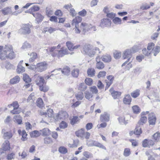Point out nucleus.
I'll return each instance as SVG.
<instances>
[{"label": "nucleus", "instance_id": "c9c22d12", "mask_svg": "<svg viewBox=\"0 0 160 160\" xmlns=\"http://www.w3.org/2000/svg\"><path fill=\"white\" fill-rule=\"evenodd\" d=\"M147 118L146 117L141 116L138 124L139 125H143L147 122Z\"/></svg>", "mask_w": 160, "mask_h": 160}, {"label": "nucleus", "instance_id": "ddd939ff", "mask_svg": "<svg viewBox=\"0 0 160 160\" xmlns=\"http://www.w3.org/2000/svg\"><path fill=\"white\" fill-rule=\"evenodd\" d=\"M53 111L52 109H49L47 110V112H41L40 114L42 115L45 116L46 117H48V118H53L54 115L53 114Z\"/></svg>", "mask_w": 160, "mask_h": 160}, {"label": "nucleus", "instance_id": "603ef678", "mask_svg": "<svg viewBox=\"0 0 160 160\" xmlns=\"http://www.w3.org/2000/svg\"><path fill=\"white\" fill-rule=\"evenodd\" d=\"M31 48V45L28 42H25L23 43L21 48L22 49H29Z\"/></svg>", "mask_w": 160, "mask_h": 160}, {"label": "nucleus", "instance_id": "aec40b11", "mask_svg": "<svg viewBox=\"0 0 160 160\" xmlns=\"http://www.w3.org/2000/svg\"><path fill=\"white\" fill-rule=\"evenodd\" d=\"M132 98L129 94L125 95L123 100V102L124 104L127 105L130 104L132 101Z\"/></svg>", "mask_w": 160, "mask_h": 160}, {"label": "nucleus", "instance_id": "49530a36", "mask_svg": "<svg viewBox=\"0 0 160 160\" xmlns=\"http://www.w3.org/2000/svg\"><path fill=\"white\" fill-rule=\"evenodd\" d=\"M23 79L25 82L27 83L30 82L31 81V78L28 74L26 73L23 74Z\"/></svg>", "mask_w": 160, "mask_h": 160}, {"label": "nucleus", "instance_id": "c85d7f7f", "mask_svg": "<svg viewBox=\"0 0 160 160\" xmlns=\"http://www.w3.org/2000/svg\"><path fill=\"white\" fill-rule=\"evenodd\" d=\"M133 112L135 114H138L141 112V109L138 106L135 105L132 107Z\"/></svg>", "mask_w": 160, "mask_h": 160}, {"label": "nucleus", "instance_id": "e433bc0d", "mask_svg": "<svg viewBox=\"0 0 160 160\" xmlns=\"http://www.w3.org/2000/svg\"><path fill=\"white\" fill-rule=\"evenodd\" d=\"M85 131L84 129H81L76 132V134L78 137L83 138V135Z\"/></svg>", "mask_w": 160, "mask_h": 160}, {"label": "nucleus", "instance_id": "0eeeda50", "mask_svg": "<svg viewBox=\"0 0 160 160\" xmlns=\"http://www.w3.org/2000/svg\"><path fill=\"white\" fill-rule=\"evenodd\" d=\"M87 144L89 147L95 146L101 148L104 150H106V148L102 144L95 141H87Z\"/></svg>", "mask_w": 160, "mask_h": 160}, {"label": "nucleus", "instance_id": "bf43d9fd", "mask_svg": "<svg viewBox=\"0 0 160 160\" xmlns=\"http://www.w3.org/2000/svg\"><path fill=\"white\" fill-rule=\"evenodd\" d=\"M96 68L99 69H102L104 67V65L102 62H97Z\"/></svg>", "mask_w": 160, "mask_h": 160}, {"label": "nucleus", "instance_id": "58836bf2", "mask_svg": "<svg viewBox=\"0 0 160 160\" xmlns=\"http://www.w3.org/2000/svg\"><path fill=\"white\" fill-rule=\"evenodd\" d=\"M2 12L4 15H7L12 12L11 8L7 7L2 10Z\"/></svg>", "mask_w": 160, "mask_h": 160}, {"label": "nucleus", "instance_id": "de8ad7c7", "mask_svg": "<svg viewBox=\"0 0 160 160\" xmlns=\"http://www.w3.org/2000/svg\"><path fill=\"white\" fill-rule=\"evenodd\" d=\"M17 71L18 73H22L25 71V68L22 65H18Z\"/></svg>", "mask_w": 160, "mask_h": 160}, {"label": "nucleus", "instance_id": "1a4fd4ad", "mask_svg": "<svg viewBox=\"0 0 160 160\" xmlns=\"http://www.w3.org/2000/svg\"><path fill=\"white\" fill-rule=\"evenodd\" d=\"M111 21L107 18H103L101 20L100 26L102 28L110 27L111 25Z\"/></svg>", "mask_w": 160, "mask_h": 160}, {"label": "nucleus", "instance_id": "7ed1b4c3", "mask_svg": "<svg viewBox=\"0 0 160 160\" xmlns=\"http://www.w3.org/2000/svg\"><path fill=\"white\" fill-rule=\"evenodd\" d=\"M5 49H7L6 51L2 56H0L1 58L2 59V60L7 58L12 59L15 57V54L13 51V47L12 45H8Z\"/></svg>", "mask_w": 160, "mask_h": 160}, {"label": "nucleus", "instance_id": "6e6d98bb", "mask_svg": "<svg viewBox=\"0 0 160 160\" xmlns=\"http://www.w3.org/2000/svg\"><path fill=\"white\" fill-rule=\"evenodd\" d=\"M78 88L80 90L84 91L87 88V87L84 83H81L79 84Z\"/></svg>", "mask_w": 160, "mask_h": 160}, {"label": "nucleus", "instance_id": "09e8293b", "mask_svg": "<svg viewBox=\"0 0 160 160\" xmlns=\"http://www.w3.org/2000/svg\"><path fill=\"white\" fill-rule=\"evenodd\" d=\"M35 100V94L33 92L29 96L27 100L28 102H32Z\"/></svg>", "mask_w": 160, "mask_h": 160}, {"label": "nucleus", "instance_id": "69168bd1", "mask_svg": "<svg viewBox=\"0 0 160 160\" xmlns=\"http://www.w3.org/2000/svg\"><path fill=\"white\" fill-rule=\"evenodd\" d=\"M68 124L66 122L62 121L59 124V127L61 128L64 129L68 127Z\"/></svg>", "mask_w": 160, "mask_h": 160}, {"label": "nucleus", "instance_id": "9d476101", "mask_svg": "<svg viewBox=\"0 0 160 160\" xmlns=\"http://www.w3.org/2000/svg\"><path fill=\"white\" fill-rule=\"evenodd\" d=\"M90 25V24L83 22L81 23L80 28L83 32L85 33L89 31Z\"/></svg>", "mask_w": 160, "mask_h": 160}, {"label": "nucleus", "instance_id": "f3484780", "mask_svg": "<svg viewBox=\"0 0 160 160\" xmlns=\"http://www.w3.org/2000/svg\"><path fill=\"white\" fill-rule=\"evenodd\" d=\"M40 9V8L38 6L34 5L31 7L26 12L29 13L33 15V14H35L33 12L38 11Z\"/></svg>", "mask_w": 160, "mask_h": 160}, {"label": "nucleus", "instance_id": "f03ea898", "mask_svg": "<svg viewBox=\"0 0 160 160\" xmlns=\"http://www.w3.org/2000/svg\"><path fill=\"white\" fill-rule=\"evenodd\" d=\"M56 47H53L49 49V51L52 52V55L53 57H62L69 53L68 49L64 47H62L60 50H57L56 49Z\"/></svg>", "mask_w": 160, "mask_h": 160}, {"label": "nucleus", "instance_id": "c03bdc74", "mask_svg": "<svg viewBox=\"0 0 160 160\" xmlns=\"http://www.w3.org/2000/svg\"><path fill=\"white\" fill-rule=\"evenodd\" d=\"M83 156L87 158H92L93 155L92 153L88 151H84L83 153Z\"/></svg>", "mask_w": 160, "mask_h": 160}, {"label": "nucleus", "instance_id": "13d9d810", "mask_svg": "<svg viewBox=\"0 0 160 160\" xmlns=\"http://www.w3.org/2000/svg\"><path fill=\"white\" fill-rule=\"evenodd\" d=\"M106 72L104 71H100L97 75V77L99 78H103L106 75Z\"/></svg>", "mask_w": 160, "mask_h": 160}, {"label": "nucleus", "instance_id": "864d4df0", "mask_svg": "<svg viewBox=\"0 0 160 160\" xmlns=\"http://www.w3.org/2000/svg\"><path fill=\"white\" fill-rule=\"evenodd\" d=\"M19 105L17 101H14L12 104L8 105V107L9 108H10L11 107H13V108H19Z\"/></svg>", "mask_w": 160, "mask_h": 160}, {"label": "nucleus", "instance_id": "a18cd8bd", "mask_svg": "<svg viewBox=\"0 0 160 160\" xmlns=\"http://www.w3.org/2000/svg\"><path fill=\"white\" fill-rule=\"evenodd\" d=\"M30 56L32 57L29 59L30 62H33L37 58V54L35 52L32 53L30 54Z\"/></svg>", "mask_w": 160, "mask_h": 160}, {"label": "nucleus", "instance_id": "79ce46f5", "mask_svg": "<svg viewBox=\"0 0 160 160\" xmlns=\"http://www.w3.org/2000/svg\"><path fill=\"white\" fill-rule=\"evenodd\" d=\"M75 97L78 100H82L84 97L83 93L82 92H79L75 94Z\"/></svg>", "mask_w": 160, "mask_h": 160}, {"label": "nucleus", "instance_id": "393cba45", "mask_svg": "<svg viewBox=\"0 0 160 160\" xmlns=\"http://www.w3.org/2000/svg\"><path fill=\"white\" fill-rule=\"evenodd\" d=\"M55 71H59L60 72H62L63 74L65 75H68L70 73V69L69 68L66 67L63 68L62 70H61V69L59 68L55 70Z\"/></svg>", "mask_w": 160, "mask_h": 160}, {"label": "nucleus", "instance_id": "7c9ffc66", "mask_svg": "<svg viewBox=\"0 0 160 160\" xmlns=\"http://www.w3.org/2000/svg\"><path fill=\"white\" fill-rule=\"evenodd\" d=\"M142 133L141 127L137 125L134 131V134L137 135H139Z\"/></svg>", "mask_w": 160, "mask_h": 160}, {"label": "nucleus", "instance_id": "9b49d317", "mask_svg": "<svg viewBox=\"0 0 160 160\" xmlns=\"http://www.w3.org/2000/svg\"><path fill=\"white\" fill-rule=\"evenodd\" d=\"M154 144V142L151 139H145L142 142V146L144 147H148L152 146Z\"/></svg>", "mask_w": 160, "mask_h": 160}, {"label": "nucleus", "instance_id": "0e129e2a", "mask_svg": "<svg viewBox=\"0 0 160 160\" xmlns=\"http://www.w3.org/2000/svg\"><path fill=\"white\" fill-rule=\"evenodd\" d=\"M84 94L85 98L88 100L91 98L93 96L92 94L90 93L88 91H86L85 92Z\"/></svg>", "mask_w": 160, "mask_h": 160}, {"label": "nucleus", "instance_id": "6ab92c4d", "mask_svg": "<svg viewBox=\"0 0 160 160\" xmlns=\"http://www.w3.org/2000/svg\"><path fill=\"white\" fill-rule=\"evenodd\" d=\"M22 117L19 115H14L13 118V121L19 125L22 123Z\"/></svg>", "mask_w": 160, "mask_h": 160}, {"label": "nucleus", "instance_id": "8fccbe9b", "mask_svg": "<svg viewBox=\"0 0 160 160\" xmlns=\"http://www.w3.org/2000/svg\"><path fill=\"white\" fill-rule=\"evenodd\" d=\"M80 119H79L78 117L77 116H74L70 120V123L72 125H74L77 122L79 121Z\"/></svg>", "mask_w": 160, "mask_h": 160}, {"label": "nucleus", "instance_id": "052dcab7", "mask_svg": "<svg viewBox=\"0 0 160 160\" xmlns=\"http://www.w3.org/2000/svg\"><path fill=\"white\" fill-rule=\"evenodd\" d=\"M53 11V10L50 8H46V14L49 17H50L51 15H52Z\"/></svg>", "mask_w": 160, "mask_h": 160}, {"label": "nucleus", "instance_id": "a19ab883", "mask_svg": "<svg viewBox=\"0 0 160 160\" xmlns=\"http://www.w3.org/2000/svg\"><path fill=\"white\" fill-rule=\"evenodd\" d=\"M72 102L71 101V107L72 108H74L78 106L81 103V102L77 101L75 102L74 99H73L72 100Z\"/></svg>", "mask_w": 160, "mask_h": 160}, {"label": "nucleus", "instance_id": "37998d69", "mask_svg": "<svg viewBox=\"0 0 160 160\" xmlns=\"http://www.w3.org/2000/svg\"><path fill=\"white\" fill-rule=\"evenodd\" d=\"M66 45L68 49L71 51L73 50L74 45L71 42H67L66 43Z\"/></svg>", "mask_w": 160, "mask_h": 160}, {"label": "nucleus", "instance_id": "2eb2a0df", "mask_svg": "<svg viewBox=\"0 0 160 160\" xmlns=\"http://www.w3.org/2000/svg\"><path fill=\"white\" fill-rule=\"evenodd\" d=\"M2 133L3 135V137L4 139H10L12 137V134L11 131L8 132H5V129H3L2 131Z\"/></svg>", "mask_w": 160, "mask_h": 160}, {"label": "nucleus", "instance_id": "cd10ccee", "mask_svg": "<svg viewBox=\"0 0 160 160\" xmlns=\"http://www.w3.org/2000/svg\"><path fill=\"white\" fill-rule=\"evenodd\" d=\"M102 60L106 62H110L112 59L111 56L108 54H106L103 55L102 57Z\"/></svg>", "mask_w": 160, "mask_h": 160}, {"label": "nucleus", "instance_id": "5701e85b", "mask_svg": "<svg viewBox=\"0 0 160 160\" xmlns=\"http://www.w3.org/2000/svg\"><path fill=\"white\" fill-rule=\"evenodd\" d=\"M36 84L39 87L42 86L45 83V81L43 78L40 76H38L36 81Z\"/></svg>", "mask_w": 160, "mask_h": 160}, {"label": "nucleus", "instance_id": "680f3d73", "mask_svg": "<svg viewBox=\"0 0 160 160\" xmlns=\"http://www.w3.org/2000/svg\"><path fill=\"white\" fill-rule=\"evenodd\" d=\"M122 53L120 52L116 51L113 53L114 58L116 59L119 58L121 56Z\"/></svg>", "mask_w": 160, "mask_h": 160}, {"label": "nucleus", "instance_id": "dca6fc26", "mask_svg": "<svg viewBox=\"0 0 160 160\" xmlns=\"http://www.w3.org/2000/svg\"><path fill=\"white\" fill-rule=\"evenodd\" d=\"M18 132L20 135L22 136V137L21 139L22 141H24L27 140V134L25 130H23L22 131L21 130L19 129L18 130Z\"/></svg>", "mask_w": 160, "mask_h": 160}, {"label": "nucleus", "instance_id": "b1692460", "mask_svg": "<svg viewBox=\"0 0 160 160\" xmlns=\"http://www.w3.org/2000/svg\"><path fill=\"white\" fill-rule=\"evenodd\" d=\"M82 20V18L79 16L76 17L73 19L72 22V25L77 26H78V24Z\"/></svg>", "mask_w": 160, "mask_h": 160}, {"label": "nucleus", "instance_id": "e2e57ef3", "mask_svg": "<svg viewBox=\"0 0 160 160\" xmlns=\"http://www.w3.org/2000/svg\"><path fill=\"white\" fill-rule=\"evenodd\" d=\"M79 72L78 69H74L72 72V75L73 77L77 78L78 76Z\"/></svg>", "mask_w": 160, "mask_h": 160}, {"label": "nucleus", "instance_id": "6e6552de", "mask_svg": "<svg viewBox=\"0 0 160 160\" xmlns=\"http://www.w3.org/2000/svg\"><path fill=\"white\" fill-rule=\"evenodd\" d=\"M36 66L37 70L38 72H42L47 69L48 64L45 62H43L37 63Z\"/></svg>", "mask_w": 160, "mask_h": 160}, {"label": "nucleus", "instance_id": "4468645a", "mask_svg": "<svg viewBox=\"0 0 160 160\" xmlns=\"http://www.w3.org/2000/svg\"><path fill=\"white\" fill-rule=\"evenodd\" d=\"M109 92L114 99H116L119 98L121 94V92L115 91L114 90L113 88H111L110 89Z\"/></svg>", "mask_w": 160, "mask_h": 160}, {"label": "nucleus", "instance_id": "c756f323", "mask_svg": "<svg viewBox=\"0 0 160 160\" xmlns=\"http://www.w3.org/2000/svg\"><path fill=\"white\" fill-rule=\"evenodd\" d=\"M40 131L42 133V135L44 136H48L51 134L50 131L48 128H44L43 129L41 130Z\"/></svg>", "mask_w": 160, "mask_h": 160}, {"label": "nucleus", "instance_id": "a878e982", "mask_svg": "<svg viewBox=\"0 0 160 160\" xmlns=\"http://www.w3.org/2000/svg\"><path fill=\"white\" fill-rule=\"evenodd\" d=\"M33 16L36 18V20L38 22H41L44 18V17L40 13L37 12L35 14H33Z\"/></svg>", "mask_w": 160, "mask_h": 160}, {"label": "nucleus", "instance_id": "f704fd0d", "mask_svg": "<svg viewBox=\"0 0 160 160\" xmlns=\"http://www.w3.org/2000/svg\"><path fill=\"white\" fill-rule=\"evenodd\" d=\"M41 135V133L37 130L34 131L30 133V135L32 138H36Z\"/></svg>", "mask_w": 160, "mask_h": 160}, {"label": "nucleus", "instance_id": "f8f14e48", "mask_svg": "<svg viewBox=\"0 0 160 160\" xmlns=\"http://www.w3.org/2000/svg\"><path fill=\"white\" fill-rule=\"evenodd\" d=\"M148 118L149 124L152 125H154L156 120V118L154 113L152 112L149 114Z\"/></svg>", "mask_w": 160, "mask_h": 160}, {"label": "nucleus", "instance_id": "338daca9", "mask_svg": "<svg viewBox=\"0 0 160 160\" xmlns=\"http://www.w3.org/2000/svg\"><path fill=\"white\" fill-rule=\"evenodd\" d=\"M131 152L130 149L128 148H125L123 152V155L125 157H128L130 155Z\"/></svg>", "mask_w": 160, "mask_h": 160}, {"label": "nucleus", "instance_id": "3c124183", "mask_svg": "<svg viewBox=\"0 0 160 160\" xmlns=\"http://www.w3.org/2000/svg\"><path fill=\"white\" fill-rule=\"evenodd\" d=\"M160 138V133L157 132L152 136V138L156 142H158Z\"/></svg>", "mask_w": 160, "mask_h": 160}, {"label": "nucleus", "instance_id": "a211bd4d", "mask_svg": "<svg viewBox=\"0 0 160 160\" xmlns=\"http://www.w3.org/2000/svg\"><path fill=\"white\" fill-rule=\"evenodd\" d=\"M100 119L101 122H108L109 120V115L107 113L105 112L100 115Z\"/></svg>", "mask_w": 160, "mask_h": 160}, {"label": "nucleus", "instance_id": "774afa93", "mask_svg": "<svg viewBox=\"0 0 160 160\" xmlns=\"http://www.w3.org/2000/svg\"><path fill=\"white\" fill-rule=\"evenodd\" d=\"M58 151L60 153L62 154H65L68 151L67 149L64 147H60L59 148Z\"/></svg>", "mask_w": 160, "mask_h": 160}, {"label": "nucleus", "instance_id": "4d7b16f0", "mask_svg": "<svg viewBox=\"0 0 160 160\" xmlns=\"http://www.w3.org/2000/svg\"><path fill=\"white\" fill-rule=\"evenodd\" d=\"M21 112V109L20 108H13V109L12 110H11L10 112L11 114H16L20 113Z\"/></svg>", "mask_w": 160, "mask_h": 160}, {"label": "nucleus", "instance_id": "39448f33", "mask_svg": "<svg viewBox=\"0 0 160 160\" xmlns=\"http://www.w3.org/2000/svg\"><path fill=\"white\" fill-rule=\"evenodd\" d=\"M68 115L66 111H61L58 113L54 114L53 116V119L56 121L61 120H63L68 117Z\"/></svg>", "mask_w": 160, "mask_h": 160}, {"label": "nucleus", "instance_id": "72a5a7b5", "mask_svg": "<svg viewBox=\"0 0 160 160\" xmlns=\"http://www.w3.org/2000/svg\"><path fill=\"white\" fill-rule=\"evenodd\" d=\"M112 22L116 25H120L122 23V19L118 17H115L112 19Z\"/></svg>", "mask_w": 160, "mask_h": 160}, {"label": "nucleus", "instance_id": "2f4dec72", "mask_svg": "<svg viewBox=\"0 0 160 160\" xmlns=\"http://www.w3.org/2000/svg\"><path fill=\"white\" fill-rule=\"evenodd\" d=\"M95 71L93 68H90L87 70V74L90 77H92L95 75Z\"/></svg>", "mask_w": 160, "mask_h": 160}, {"label": "nucleus", "instance_id": "ea45409f", "mask_svg": "<svg viewBox=\"0 0 160 160\" xmlns=\"http://www.w3.org/2000/svg\"><path fill=\"white\" fill-rule=\"evenodd\" d=\"M160 50V47L158 46H156L151 51L152 53L154 55L156 56L159 52Z\"/></svg>", "mask_w": 160, "mask_h": 160}, {"label": "nucleus", "instance_id": "423d86ee", "mask_svg": "<svg viewBox=\"0 0 160 160\" xmlns=\"http://www.w3.org/2000/svg\"><path fill=\"white\" fill-rule=\"evenodd\" d=\"M31 26L29 24H22L21 28L18 30V32L22 34H29L31 32Z\"/></svg>", "mask_w": 160, "mask_h": 160}, {"label": "nucleus", "instance_id": "bb28decb", "mask_svg": "<svg viewBox=\"0 0 160 160\" xmlns=\"http://www.w3.org/2000/svg\"><path fill=\"white\" fill-rule=\"evenodd\" d=\"M20 80V78L18 76H17L11 79L10 83L12 84H16L18 83Z\"/></svg>", "mask_w": 160, "mask_h": 160}, {"label": "nucleus", "instance_id": "412c9836", "mask_svg": "<svg viewBox=\"0 0 160 160\" xmlns=\"http://www.w3.org/2000/svg\"><path fill=\"white\" fill-rule=\"evenodd\" d=\"M57 30V29L56 28H53L51 27H46L43 29L42 32L46 33V32H48L49 33L51 34Z\"/></svg>", "mask_w": 160, "mask_h": 160}, {"label": "nucleus", "instance_id": "f257e3e1", "mask_svg": "<svg viewBox=\"0 0 160 160\" xmlns=\"http://www.w3.org/2000/svg\"><path fill=\"white\" fill-rule=\"evenodd\" d=\"M99 50L98 48L95 47L93 48L92 45L89 44H86L83 46L81 51L83 54L87 55L90 57H92L96 54V51Z\"/></svg>", "mask_w": 160, "mask_h": 160}, {"label": "nucleus", "instance_id": "20e7f679", "mask_svg": "<svg viewBox=\"0 0 160 160\" xmlns=\"http://www.w3.org/2000/svg\"><path fill=\"white\" fill-rule=\"evenodd\" d=\"M133 47L132 49H128L125 50L122 53V57L124 59L128 58V60L122 64V66L123 67V66L125 65L128 62H129L132 58V54L135 53L136 52Z\"/></svg>", "mask_w": 160, "mask_h": 160}, {"label": "nucleus", "instance_id": "4be33fe9", "mask_svg": "<svg viewBox=\"0 0 160 160\" xmlns=\"http://www.w3.org/2000/svg\"><path fill=\"white\" fill-rule=\"evenodd\" d=\"M2 147L4 151L9 150L10 149V146L9 141L7 140L5 141L3 143Z\"/></svg>", "mask_w": 160, "mask_h": 160}, {"label": "nucleus", "instance_id": "4c0bfd02", "mask_svg": "<svg viewBox=\"0 0 160 160\" xmlns=\"http://www.w3.org/2000/svg\"><path fill=\"white\" fill-rule=\"evenodd\" d=\"M140 90L139 89H136L131 93V96L132 98H136L140 95Z\"/></svg>", "mask_w": 160, "mask_h": 160}, {"label": "nucleus", "instance_id": "473e14b6", "mask_svg": "<svg viewBox=\"0 0 160 160\" xmlns=\"http://www.w3.org/2000/svg\"><path fill=\"white\" fill-rule=\"evenodd\" d=\"M118 119L119 123L121 124L126 125L128 123V121L126 120L124 116L120 117Z\"/></svg>", "mask_w": 160, "mask_h": 160}, {"label": "nucleus", "instance_id": "5fc2aeb1", "mask_svg": "<svg viewBox=\"0 0 160 160\" xmlns=\"http://www.w3.org/2000/svg\"><path fill=\"white\" fill-rule=\"evenodd\" d=\"M36 103L37 106L40 108L44 106L43 102L41 98H38L37 101Z\"/></svg>", "mask_w": 160, "mask_h": 160}]
</instances>
